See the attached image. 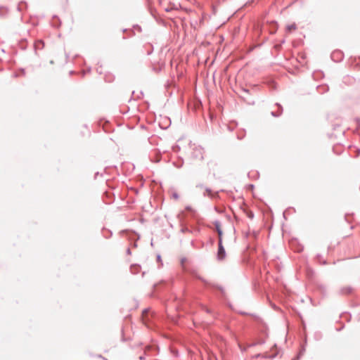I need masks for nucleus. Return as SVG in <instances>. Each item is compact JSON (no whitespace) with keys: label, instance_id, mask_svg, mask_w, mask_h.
<instances>
[{"label":"nucleus","instance_id":"f257e3e1","mask_svg":"<svg viewBox=\"0 0 360 360\" xmlns=\"http://www.w3.org/2000/svg\"><path fill=\"white\" fill-rule=\"evenodd\" d=\"M214 226L215 231H217L218 234V248H224L222 244V235H223V231L221 229V224L219 221L216 220L214 221Z\"/></svg>","mask_w":360,"mask_h":360},{"label":"nucleus","instance_id":"f03ea898","mask_svg":"<svg viewBox=\"0 0 360 360\" xmlns=\"http://www.w3.org/2000/svg\"><path fill=\"white\" fill-rule=\"evenodd\" d=\"M330 58L335 63L342 61L344 58V53L340 50H335L331 53Z\"/></svg>","mask_w":360,"mask_h":360},{"label":"nucleus","instance_id":"7ed1b4c3","mask_svg":"<svg viewBox=\"0 0 360 360\" xmlns=\"http://www.w3.org/2000/svg\"><path fill=\"white\" fill-rule=\"evenodd\" d=\"M192 157L195 159H203V149L200 147H195L192 152Z\"/></svg>","mask_w":360,"mask_h":360},{"label":"nucleus","instance_id":"20e7f679","mask_svg":"<svg viewBox=\"0 0 360 360\" xmlns=\"http://www.w3.org/2000/svg\"><path fill=\"white\" fill-rule=\"evenodd\" d=\"M278 108V112H274V111H272L271 112V115L273 116V117H279L281 114H282V112H283V107L281 106V105L278 103H276L275 104Z\"/></svg>","mask_w":360,"mask_h":360},{"label":"nucleus","instance_id":"39448f33","mask_svg":"<svg viewBox=\"0 0 360 360\" xmlns=\"http://www.w3.org/2000/svg\"><path fill=\"white\" fill-rule=\"evenodd\" d=\"M278 108V112H274V111H272L271 112V115L273 116V117H279L281 114H282V112H283V107L281 106V105L278 103H276L275 104Z\"/></svg>","mask_w":360,"mask_h":360},{"label":"nucleus","instance_id":"423d86ee","mask_svg":"<svg viewBox=\"0 0 360 360\" xmlns=\"http://www.w3.org/2000/svg\"><path fill=\"white\" fill-rule=\"evenodd\" d=\"M60 19L58 18V17L57 15H53V19L51 20V25L53 27H59V26L60 25Z\"/></svg>","mask_w":360,"mask_h":360},{"label":"nucleus","instance_id":"0eeeda50","mask_svg":"<svg viewBox=\"0 0 360 360\" xmlns=\"http://www.w3.org/2000/svg\"><path fill=\"white\" fill-rule=\"evenodd\" d=\"M316 89H317V91L320 94H324V93L328 91V90H329V87L326 84L319 85V86H317Z\"/></svg>","mask_w":360,"mask_h":360},{"label":"nucleus","instance_id":"6e6552de","mask_svg":"<svg viewBox=\"0 0 360 360\" xmlns=\"http://www.w3.org/2000/svg\"><path fill=\"white\" fill-rule=\"evenodd\" d=\"M183 165H184V160L181 158L179 159L177 161L173 162V165L178 169L181 168L183 167Z\"/></svg>","mask_w":360,"mask_h":360},{"label":"nucleus","instance_id":"1a4fd4ad","mask_svg":"<svg viewBox=\"0 0 360 360\" xmlns=\"http://www.w3.org/2000/svg\"><path fill=\"white\" fill-rule=\"evenodd\" d=\"M217 257L219 259H222L225 257L224 249H218Z\"/></svg>","mask_w":360,"mask_h":360},{"label":"nucleus","instance_id":"9d476101","mask_svg":"<svg viewBox=\"0 0 360 360\" xmlns=\"http://www.w3.org/2000/svg\"><path fill=\"white\" fill-rule=\"evenodd\" d=\"M207 195L211 198L213 197L212 191L211 188L208 187L205 188V193H203V196H206Z\"/></svg>","mask_w":360,"mask_h":360},{"label":"nucleus","instance_id":"9b49d317","mask_svg":"<svg viewBox=\"0 0 360 360\" xmlns=\"http://www.w3.org/2000/svg\"><path fill=\"white\" fill-rule=\"evenodd\" d=\"M8 13V10L6 8L1 6L0 7V17H5Z\"/></svg>","mask_w":360,"mask_h":360},{"label":"nucleus","instance_id":"f8f14e48","mask_svg":"<svg viewBox=\"0 0 360 360\" xmlns=\"http://www.w3.org/2000/svg\"><path fill=\"white\" fill-rule=\"evenodd\" d=\"M240 97L244 101H245L248 104H254V101H249L246 97H244V95H240Z\"/></svg>","mask_w":360,"mask_h":360},{"label":"nucleus","instance_id":"ddd939ff","mask_svg":"<svg viewBox=\"0 0 360 360\" xmlns=\"http://www.w3.org/2000/svg\"><path fill=\"white\" fill-rule=\"evenodd\" d=\"M286 29H287L288 31H291L292 30H295L296 29V25H295V24L288 25L287 26Z\"/></svg>","mask_w":360,"mask_h":360},{"label":"nucleus","instance_id":"4468645a","mask_svg":"<svg viewBox=\"0 0 360 360\" xmlns=\"http://www.w3.org/2000/svg\"><path fill=\"white\" fill-rule=\"evenodd\" d=\"M241 92L247 94H250V90L248 89H245V88H242L241 89Z\"/></svg>","mask_w":360,"mask_h":360},{"label":"nucleus","instance_id":"2eb2a0df","mask_svg":"<svg viewBox=\"0 0 360 360\" xmlns=\"http://www.w3.org/2000/svg\"><path fill=\"white\" fill-rule=\"evenodd\" d=\"M186 210L188 212H194L195 210L189 205L186 206Z\"/></svg>","mask_w":360,"mask_h":360},{"label":"nucleus","instance_id":"dca6fc26","mask_svg":"<svg viewBox=\"0 0 360 360\" xmlns=\"http://www.w3.org/2000/svg\"><path fill=\"white\" fill-rule=\"evenodd\" d=\"M96 72L99 74V75H101L102 74V66L100 65L99 67H98L96 68Z\"/></svg>","mask_w":360,"mask_h":360},{"label":"nucleus","instance_id":"f3484780","mask_svg":"<svg viewBox=\"0 0 360 360\" xmlns=\"http://www.w3.org/2000/svg\"><path fill=\"white\" fill-rule=\"evenodd\" d=\"M197 188H206L202 184H198L195 186Z\"/></svg>","mask_w":360,"mask_h":360},{"label":"nucleus","instance_id":"a211bd4d","mask_svg":"<svg viewBox=\"0 0 360 360\" xmlns=\"http://www.w3.org/2000/svg\"><path fill=\"white\" fill-rule=\"evenodd\" d=\"M172 198L177 200L179 198V195L177 193L174 192L172 193Z\"/></svg>","mask_w":360,"mask_h":360},{"label":"nucleus","instance_id":"6ab92c4d","mask_svg":"<svg viewBox=\"0 0 360 360\" xmlns=\"http://www.w3.org/2000/svg\"><path fill=\"white\" fill-rule=\"evenodd\" d=\"M143 95V91H140V92H139V95H137V98H141V96H142Z\"/></svg>","mask_w":360,"mask_h":360},{"label":"nucleus","instance_id":"aec40b11","mask_svg":"<svg viewBox=\"0 0 360 360\" xmlns=\"http://www.w3.org/2000/svg\"><path fill=\"white\" fill-rule=\"evenodd\" d=\"M160 160V154H158V157H157V158H156V160H155V161L158 162H159Z\"/></svg>","mask_w":360,"mask_h":360},{"label":"nucleus","instance_id":"412c9836","mask_svg":"<svg viewBox=\"0 0 360 360\" xmlns=\"http://www.w3.org/2000/svg\"><path fill=\"white\" fill-rule=\"evenodd\" d=\"M248 217L249 218H253L254 217V214L252 212H251L250 214H248Z\"/></svg>","mask_w":360,"mask_h":360},{"label":"nucleus","instance_id":"4be33fe9","mask_svg":"<svg viewBox=\"0 0 360 360\" xmlns=\"http://www.w3.org/2000/svg\"><path fill=\"white\" fill-rule=\"evenodd\" d=\"M349 214H345V220H346V221H347L348 222H349V220H348V219H347V217H348V216H349Z\"/></svg>","mask_w":360,"mask_h":360},{"label":"nucleus","instance_id":"5701e85b","mask_svg":"<svg viewBox=\"0 0 360 360\" xmlns=\"http://www.w3.org/2000/svg\"><path fill=\"white\" fill-rule=\"evenodd\" d=\"M98 176H99V172H98L95 173L94 179H96Z\"/></svg>","mask_w":360,"mask_h":360},{"label":"nucleus","instance_id":"b1692460","mask_svg":"<svg viewBox=\"0 0 360 360\" xmlns=\"http://www.w3.org/2000/svg\"><path fill=\"white\" fill-rule=\"evenodd\" d=\"M290 208L287 209L286 210H285L283 212V217L285 218V214L287 213L288 210H289Z\"/></svg>","mask_w":360,"mask_h":360},{"label":"nucleus","instance_id":"393cba45","mask_svg":"<svg viewBox=\"0 0 360 360\" xmlns=\"http://www.w3.org/2000/svg\"><path fill=\"white\" fill-rule=\"evenodd\" d=\"M238 139H242L243 138V136H241V135L237 136Z\"/></svg>","mask_w":360,"mask_h":360},{"label":"nucleus","instance_id":"a878e982","mask_svg":"<svg viewBox=\"0 0 360 360\" xmlns=\"http://www.w3.org/2000/svg\"><path fill=\"white\" fill-rule=\"evenodd\" d=\"M238 139H242L243 138V136H241V135L237 136Z\"/></svg>","mask_w":360,"mask_h":360},{"label":"nucleus","instance_id":"bb28decb","mask_svg":"<svg viewBox=\"0 0 360 360\" xmlns=\"http://www.w3.org/2000/svg\"><path fill=\"white\" fill-rule=\"evenodd\" d=\"M356 153H357V156L360 154V149L359 148H357L356 149Z\"/></svg>","mask_w":360,"mask_h":360},{"label":"nucleus","instance_id":"cd10ccee","mask_svg":"<svg viewBox=\"0 0 360 360\" xmlns=\"http://www.w3.org/2000/svg\"><path fill=\"white\" fill-rule=\"evenodd\" d=\"M188 231V228H185V229H182V231L184 232V231Z\"/></svg>","mask_w":360,"mask_h":360},{"label":"nucleus","instance_id":"c85d7f7f","mask_svg":"<svg viewBox=\"0 0 360 360\" xmlns=\"http://www.w3.org/2000/svg\"><path fill=\"white\" fill-rule=\"evenodd\" d=\"M355 120H356V122H358V123H359V122H360V119H359V118H358V117H356V118L355 119Z\"/></svg>","mask_w":360,"mask_h":360},{"label":"nucleus","instance_id":"c756f323","mask_svg":"<svg viewBox=\"0 0 360 360\" xmlns=\"http://www.w3.org/2000/svg\"><path fill=\"white\" fill-rule=\"evenodd\" d=\"M248 186H249L250 188H252V189L254 188V185H253V184H250Z\"/></svg>","mask_w":360,"mask_h":360},{"label":"nucleus","instance_id":"7c9ffc66","mask_svg":"<svg viewBox=\"0 0 360 360\" xmlns=\"http://www.w3.org/2000/svg\"><path fill=\"white\" fill-rule=\"evenodd\" d=\"M193 231H194L195 233L199 232V229H195Z\"/></svg>","mask_w":360,"mask_h":360},{"label":"nucleus","instance_id":"2f4dec72","mask_svg":"<svg viewBox=\"0 0 360 360\" xmlns=\"http://www.w3.org/2000/svg\"><path fill=\"white\" fill-rule=\"evenodd\" d=\"M184 262H185V259H181V264H182V265L184 264Z\"/></svg>","mask_w":360,"mask_h":360},{"label":"nucleus","instance_id":"473e14b6","mask_svg":"<svg viewBox=\"0 0 360 360\" xmlns=\"http://www.w3.org/2000/svg\"><path fill=\"white\" fill-rule=\"evenodd\" d=\"M339 127L338 125H334L333 129H337V127Z\"/></svg>","mask_w":360,"mask_h":360},{"label":"nucleus","instance_id":"72a5a7b5","mask_svg":"<svg viewBox=\"0 0 360 360\" xmlns=\"http://www.w3.org/2000/svg\"><path fill=\"white\" fill-rule=\"evenodd\" d=\"M21 71H22V74H25V70L24 69H22Z\"/></svg>","mask_w":360,"mask_h":360},{"label":"nucleus","instance_id":"f704fd0d","mask_svg":"<svg viewBox=\"0 0 360 360\" xmlns=\"http://www.w3.org/2000/svg\"><path fill=\"white\" fill-rule=\"evenodd\" d=\"M150 53H151V51H148L147 54L150 55Z\"/></svg>","mask_w":360,"mask_h":360},{"label":"nucleus","instance_id":"c9c22d12","mask_svg":"<svg viewBox=\"0 0 360 360\" xmlns=\"http://www.w3.org/2000/svg\"><path fill=\"white\" fill-rule=\"evenodd\" d=\"M13 76L16 77H18V75L17 74H14Z\"/></svg>","mask_w":360,"mask_h":360},{"label":"nucleus","instance_id":"e433bc0d","mask_svg":"<svg viewBox=\"0 0 360 360\" xmlns=\"http://www.w3.org/2000/svg\"><path fill=\"white\" fill-rule=\"evenodd\" d=\"M87 71L90 72L91 71V68L87 69Z\"/></svg>","mask_w":360,"mask_h":360},{"label":"nucleus","instance_id":"4c0bfd02","mask_svg":"<svg viewBox=\"0 0 360 360\" xmlns=\"http://www.w3.org/2000/svg\"><path fill=\"white\" fill-rule=\"evenodd\" d=\"M134 93H135V91H132V96H134Z\"/></svg>","mask_w":360,"mask_h":360}]
</instances>
